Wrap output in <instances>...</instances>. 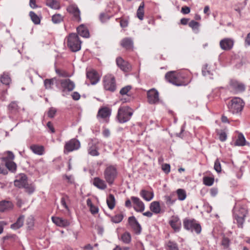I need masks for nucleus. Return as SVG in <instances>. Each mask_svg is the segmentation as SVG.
I'll return each instance as SVG.
<instances>
[{"mask_svg":"<svg viewBox=\"0 0 250 250\" xmlns=\"http://www.w3.org/2000/svg\"><path fill=\"white\" fill-rule=\"evenodd\" d=\"M67 44L72 52H76L81 49L82 42L76 33H71L67 38Z\"/></svg>","mask_w":250,"mask_h":250,"instance_id":"1","label":"nucleus"},{"mask_svg":"<svg viewBox=\"0 0 250 250\" xmlns=\"http://www.w3.org/2000/svg\"><path fill=\"white\" fill-rule=\"evenodd\" d=\"M133 114V111L128 106H123L119 108L117 119L120 123H125L129 121Z\"/></svg>","mask_w":250,"mask_h":250,"instance_id":"2","label":"nucleus"},{"mask_svg":"<svg viewBox=\"0 0 250 250\" xmlns=\"http://www.w3.org/2000/svg\"><path fill=\"white\" fill-rule=\"evenodd\" d=\"M183 225L186 230L191 232L194 231L197 234H199L201 231V225L194 219H185L183 221Z\"/></svg>","mask_w":250,"mask_h":250,"instance_id":"3","label":"nucleus"},{"mask_svg":"<svg viewBox=\"0 0 250 250\" xmlns=\"http://www.w3.org/2000/svg\"><path fill=\"white\" fill-rule=\"evenodd\" d=\"M15 156L13 152L8 151L7 152V155L1 158L2 161L5 163V167L12 172H15L17 169V165L13 161Z\"/></svg>","mask_w":250,"mask_h":250,"instance_id":"4","label":"nucleus"},{"mask_svg":"<svg viewBox=\"0 0 250 250\" xmlns=\"http://www.w3.org/2000/svg\"><path fill=\"white\" fill-rule=\"evenodd\" d=\"M103 84L105 90L113 92L116 89L115 78L111 74L106 75L104 77Z\"/></svg>","mask_w":250,"mask_h":250,"instance_id":"5","label":"nucleus"},{"mask_svg":"<svg viewBox=\"0 0 250 250\" xmlns=\"http://www.w3.org/2000/svg\"><path fill=\"white\" fill-rule=\"evenodd\" d=\"M104 178L109 185H112L117 175V169L114 166L107 167L104 171Z\"/></svg>","mask_w":250,"mask_h":250,"instance_id":"6","label":"nucleus"},{"mask_svg":"<svg viewBox=\"0 0 250 250\" xmlns=\"http://www.w3.org/2000/svg\"><path fill=\"white\" fill-rule=\"evenodd\" d=\"M80 147V142L76 139H72L66 142L64 146V153L69 152L78 149Z\"/></svg>","mask_w":250,"mask_h":250,"instance_id":"7","label":"nucleus"},{"mask_svg":"<svg viewBox=\"0 0 250 250\" xmlns=\"http://www.w3.org/2000/svg\"><path fill=\"white\" fill-rule=\"evenodd\" d=\"M165 78L167 81L177 86L182 85L175 71H169L166 74Z\"/></svg>","mask_w":250,"mask_h":250,"instance_id":"8","label":"nucleus"},{"mask_svg":"<svg viewBox=\"0 0 250 250\" xmlns=\"http://www.w3.org/2000/svg\"><path fill=\"white\" fill-rule=\"evenodd\" d=\"M67 11L70 14L73 15V19L74 21L78 22L81 21L80 11L76 5H70L67 7Z\"/></svg>","mask_w":250,"mask_h":250,"instance_id":"9","label":"nucleus"},{"mask_svg":"<svg viewBox=\"0 0 250 250\" xmlns=\"http://www.w3.org/2000/svg\"><path fill=\"white\" fill-rule=\"evenodd\" d=\"M147 100L150 104H156L159 101V93L157 90L152 88L147 92Z\"/></svg>","mask_w":250,"mask_h":250,"instance_id":"10","label":"nucleus"},{"mask_svg":"<svg viewBox=\"0 0 250 250\" xmlns=\"http://www.w3.org/2000/svg\"><path fill=\"white\" fill-rule=\"evenodd\" d=\"M128 222L135 233L140 234L141 232L142 228L135 217L133 216L129 217L128 219Z\"/></svg>","mask_w":250,"mask_h":250,"instance_id":"11","label":"nucleus"},{"mask_svg":"<svg viewBox=\"0 0 250 250\" xmlns=\"http://www.w3.org/2000/svg\"><path fill=\"white\" fill-rule=\"evenodd\" d=\"M60 83L62 88V92L72 91L75 86L74 83L69 79L62 80Z\"/></svg>","mask_w":250,"mask_h":250,"instance_id":"12","label":"nucleus"},{"mask_svg":"<svg viewBox=\"0 0 250 250\" xmlns=\"http://www.w3.org/2000/svg\"><path fill=\"white\" fill-rule=\"evenodd\" d=\"M247 214V210L244 208H241L238 210V213L237 215V226L239 228H243V224L245 221V218Z\"/></svg>","mask_w":250,"mask_h":250,"instance_id":"13","label":"nucleus"},{"mask_svg":"<svg viewBox=\"0 0 250 250\" xmlns=\"http://www.w3.org/2000/svg\"><path fill=\"white\" fill-rule=\"evenodd\" d=\"M86 77L90 81L91 84H96L100 80V76L97 72L92 69L86 72Z\"/></svg>","mask_w":250,"mask_h":250,"instance_id":"14","label":"nucleus"},{"mask_svg":"<svg viewBox=\"0 0 250 250\" xmlns=\"http://www.w3.org/2000/svg\"><path fill=\"white\" fill-rule=\"evenodd\" d=\"M131 199L133 203L135 205L134 209L137 212H143L145 209V205L144 203L137 197L132 196Z\"/></svg>","mask_w":250,"mask_h":250,"instance_id":"15","label":"nucleus"},{"mask_svg":"<svg viewBox=\"0 0 250 250\" xmlns=\"http://www.w3.org/2000/svg\"><path fill=\"white\" fill-rule=\"evenodd\" d=\"M117 65L125 72H128L131 70V65L130 64L125 61L122 58L118 57L116 59Z\"/></svg>","mask_w":250,"mask_h":250,"instance_id":"16","label":"nucleus"},{"mask_svg":"<svg viewBox=\"0 0 250 250\" xmlns=\"http://www.w3.org/2000/svg\"><path fill=\"white\" fill-rule=\"evenodd\" d=\"M120 44L127 50H132L133 48V41L131 38L126 37L123 39Z\"/></svg>","mask_w":250,"mask_h":250,"instance_id":"17","label":"nucleus"},{"mask_svg":"<svg viewBox=\"0 0 250 250\" xmlns=\"http://www.w3.org/2000/svg\"><path fill=\"white\" fill-rule=\"evenodd\" d=\"M233 45V41L232 40L226 38L223 39L220 42V46L222 49L224 50H230Z\"/></svg>","mask_w":250,"mask_h":250,"instance_id":"18","label":"nucleus"},{"mask_svg":"<svg viewBox=\"0 0 250 250\" xmlns=\"http://www.w3.org/2000/svg\"><path fill=\"white\" fill-rule=\"evenodd\" d=\"M98 150L99 147L96 143L91 142L88 144L87 149L88 154L92 156H98L100 155Z\"/></svg>","mask_w":250,"mask_h":250,"instance_id":"19","label":"nucleus"},{"mask_svg":"<svg viewBox=\"0 0 250 250\" xmlns=\"http://www.w3.org/2000/svg\"><path fill=\"white\" fill-rule=\"evenodd\" d=\"M169 223L175 232H178L180 230L181 223L178 217L172 216L171 219L169 221Z\"/></svg>","mask_w":250,"mask_h":250,"instance_id":"20","label":"nucleus"},{"mask_svg":"<svg viewBox=\"0 0 250 250\" xmlns=\"http://www.w3.org/2000/svg\"><path fill=\"white\" fill-rule=\"evenodd\" d=\"M53 222L57 226L61 227H66L69 225V222L66 219H63L58 217H52Z\"/></svg>","mask_w":250,"mask_h":250,"instance_id":"21","label":"nucleus"},{"mask_svg":"<svg viewBox=\"0 0 250 250\" xmlns=\"http://www.w3.org/2000/svg\"><path fill=\"white\" fill-rule=\"evenodd\" d=\"M245 103L244 101L238 97H235V113H239L241 114V112L243 110Z\"/></svg>","mask_w":250,"mask_h":250,"instance_id":"22","label":"nucleus"},{"mask_svg":"<svg viewBox=\"0 0 250 250\" xmlns=\"http://www.w3.org/2000/svg\"><path fill=\"white\" fill-rule=\"evenodd\" d=\"M27 183V177L26 175L22 174L19 179L15 180L14 185L16 187L19 188H22Z\"/></svg>","mask_w":250,"mask_h":250,"instance_id":"23","label":"nucleus"},{"mask_svg":"<svg viewBox=\"0 0 250 250\" xmlns=\"http://www.w3.org/2000/svg\"><path fill=\"white\" fill-rule=\"evenodd\" d=\"M78 33L81 36L84 38H88L89 37V32L85 26L83 24H81L77 28Z\"/></svg>","mask_w":250,"mask_h":250,"instance_id":"24","label":"nucleus"},{"mask_svg":"<svg viewBox=\"0 0 250 250\" xmlns=\"http://www.w3.org/2000/svg\"><path fill=\"white\" fill-rule=\"evenodd\" d=\"M111 114V111L109 108L104 107L100 108L98 112L97 117L103 119L109 117Z\"/></svg>","mask_w":250,"mask_h":250,"instance_id":"25","label":"nucleus"},{"mask_svg":"<svg viewBox=\"0 0 250 250\" xmlns=\"http://www.w3.org/2000/svg\"><path fill=\"white\" fill-rule=\"evenodd\" d=\"M13 204L10 201H3L0 202V211L4 212L13 208Z\"/></svg>","mask_w":250,"mask_h":250,"instance_id":"26","label":"nucleus"},{"mask_svg":"<svg viewBox=\"0 0 250 250\" xmlns=\"http://www.w3.org/2000/svg\"><path fill=\"white\" fill-rule=\"evenodd\" d=\"M93 185L100 189H104L107 186L104 181L99 177H95L93 179Z\"/></svg>","mask_w":250,"mask_h":250,"instance_id":"27","label":"nucleus"},{"mask_svg":"<svg viewBox=\"0 0 250 250\" xmlns=\"http://www.w3.org/2000/svg\"><path fill=\"white\" fill-rule=\"evenodd\" d=\"M247 144H249L247 142L244 135L242 133L238 132V136L235 140V146H243Z\"/></svg>","mask_w":250,"mask_h":250,"instance_id":"28","label":"nucleus"},{"mask_svg":"<svg viewBox=\"0 0 250 250\" xmlns=\"http://www.w3.org/2000/svg\"><path fill=\"white\" fill-rule=\"evenodd\" d=\"M0 82L5 85H9L11 82V79L8 72H3L0 77Z\"/></svg>","mask_w":250,"mask_h":250,"instance_id":"29","label":"nucleus"},{"mask_svg":"<svg viewBox=\"0 0 250 250\" xmlns=\"http://www.w3.org/2000/svg\"><path fill=\"white\" fill-rule=\"evenodd\" d=\"M30 148L35 153L42 155L44 152V147L42 146L33 145L30 146Z\"/></svg>","mask_w":250,"mask_h":250,"instance_id":"30","label":"nucleus"},{"mask_svg":"<svg viewBox=\"0 0 250 250\" xmlns=\"http://www.w3.org/2000/svg\"><path fill=\"white\" fill-rule=\"evenodd\" d=\"M150 210L155 213L158 214L161 212V207L158 201H153L150 205Z\"/></svg>","mask_w":250,"mask_h":250,"instance_id":"31","label":"nucleus"},{"mask_svg":"<svg viewBox=\"0 0 250 250\" xmlns=\"http://www.w3.org/2000/svg\"><path fill=\"white\" fill-rule=\"evenodd\" d=\"M140 195L145 200L149 201L153 198L154 194L152 192H150L145 189H142L140 192Z\"/></svg>","mask_w":250,"mask_h":250,"instance_id":"32","label":"nucleus"},{"mask_svg":"<svg viewBox=\"0 0 250 250\" xmlns=\"http://www.w3.org/2000/svg\"><path fill=\"white\" fill-rule=\"evenodd\" d=\"M106 203L109 209H112L115 206V199L114 196L110 194L106 199Z\"/></svg>","mask_w":250,"mask_h":250,"instance_id":"33","label":"nucleus"},{"mask_svg":"<svg viewBox=\"0 0 250 250\" xmlns=\"http://www.w3.org/2000/svg\"><path fill=\"white\" fill-rule=\"evenodd\" d=\"M144 7H145V3L144 2H142L139 6L138 9L137 11V17L140 20H143L144 16Z\"/></svg>","mask_w":250,"mask_h":250,"instance_id":"34","label":"nucleus"},{"mask_svg":"<svg viewBox=\"0 0 250 250\" xmlns=\"http://www.w3.org/2000/svg\"><path fill=\"white\" fill-rule=\"evenodd\" d=\"M24 217L21 216L19 217L16 223L11 225V228L14 229H17L21 228L23 224Z\"/></svg>","mask_w":250,"mask_h":250,"instance_id":"35","label":"nucleus"},{"mask_svg":"<svg viewBox=\"0 0 250 250\" xmlns=\"http://www.w3.org/2000/svg\"><path fill=\"white\" fill-rule=\"evenodd\" d=\"M46 4L51 8L59 9L60 8L59 2L56 0H46Z\"/></svg>","mask_w":250,"mask_h":250,"instance_id":"36","label":"nucleus"},{"mask_svg":"<svg viewBox=\"0 0 250 250\" xmlns=\"http://www.w3.org/2000/svg\"><path fill=\"white\" fill-rule=\"evenodd\" d=\"M176 193L178 196V199L180 201L184 200L187 197L186 191L182 188H179L176 190Z\"/></svg>","mask_w":250,"mask_h":250,"instance_id":"37","label":"nucleus"},{"mask_svg":"<svg viewBox=\"0 0 250 250\" xmlns=\"http://www.w3.org/2000/svg\"><path fill=\"white\" fill-rule=\"evenodd\" d=\"M8 109L11 113H15L18 111L19 107L16 102H12L9 104Z\"/></svg>","mask_w":250,"mask_h":250,"instance_id":"38","label":"nucleus"},{"mask_svg":"<svg viewBox=\"0 0 250 250\" xmlns=\"http://www.w3.org/2000/svg\"><path fill=\"white\" fill-rule=\"evenodd\" d=\"M202 73L205 76H212L213 75V70H210L208 65L206 64L202 69Z\"/></svg>","mask_w":250,"mask_h":250,"instance_id":"39","label":"nucleus"},{"mask_svg":"<svg viewBox=\"0 0 250 250\" xmlns=\"http://www.w3.org/2000/svg\"><path fill=\"white\" fill-rule=\"evenodd\" d=\"M29 16L31 18L32 21L34 23V24H40L41 22L40 18L37 16V15L35 12L33 11L30 12Z\"/></svg>","mask_w":250,"mask_h":250,"instance_id":"40","label":"nucleus"},{"mask_svg":"<svg viewBox=\"0 0 250 250\" xmlns=\"http://www.w3.org/2000/svg\"><path fill=\"white\" fill-rule=\"evenodd\" d=\"M63 20V17L60 14L54 15L52 17V21L54 23H59Z\"/></svg>","mask_w":250,"mask_h":250,"instance_id":"41","label":"nucleus"},{"mask_svg":"<svg viewBox=\"0 0 250 250\" xmlns=\"http://www.w3.org/2000/svg\"><path fill=\"white\" fill-rule=\"evenodd\" d=\"M167 250H179L177 244L170 240L167 242Z\"/></svg>","mask_w":250,"mask_h":250,"instance_id":"42","label":"nucleus"},{"mask_svg":"<svg viewBox=\"0 0 250 250\" xmlns=\"http://www.w3.org/2000/svg\"><path fill=\"white\" fill-rule=\"evenodd\" d=\"M124 218L123 213L116 214L111 217V221L114 223H119L121 222Z\"/></svg>","mask_w":250,"mask_h":250,"instance_id":"43","label":"nucleus"},{"mask_svg":"<svg viewBox=\"0 0 250 250\" xmlns=\"http://www.w3.org/2000/svg\"><path fill=\"white\" fill-rule=\"evenodd\" d=\"M121 239L124 243L128 244L131 241V235L128 232H125L122 235Z\"/></svg>","mask_w":250,"mask_h":250,"instance_id":"44","label":"nucleus"},{"mask_svg":"<svg viewBox=\"0 0 250 250\" xmlns=\"http://www.w3.org/2000/svg\"><path fill=\"white\" fill-rule=\"evenodd\" d=\"M214 181L213 177L206 176L203 178L204 184L208 186H211L213 185Z\"/></svg>","mask_w":250,"mask_h":250,"instance_id":"45","label":"nucleus"},{"mask_svg":"<svg viewBox=\"0 0 250 250\" xmlns=\"http://www.w3.org/2000/svg\"><path fill=\"white\" fill-rule=\"evenodd\" d=\"M55 79H45L44 81V84L46 89H51L54 84Z\"/></svg>","mask_w":250,"mask_h":250,"instance_id":"46","label":"nucleus"},{"mask_svg":"<svg viewBox=\"0 0 250 250\" xmlns=\"http://www.w3.org/2000/svg\"><path fill=\"white\" fill-rule=\"evenodd\" d=\"M214 169L218 173L222 171L221 163L218 159H217L214 162Z\"/></svg>","mask_w":250,"mask_h":250,"instance_id":"47","label":"nucleus"},{"mask_svg":"<svg viewBox=\"0 0 250 250\" xmlns=\"http://www.w3.org/2000/svg\"><path fill=\"white\" fill-rule=\"evenodd\" d=\"M57 109L54 107H51L49 109L47 114L49 118H53L55 117Z\"/></svg>","mask_w":250,"mask_h":250,"instance_id":"48","label":"nucleus"},{"mask_svg":"<svg viewBox=\"0 0 250 250\" xmlns=\"http://www.w3.org/2000/svg\"><path fill=\"white\" fill-rule=\"evenodd\" d=\"M235 89L240 92L244 91L245 90V85L242 83L235 81Z\"/></svg>","mask_w":250,"mask_h":250,"instance_id":"49","label":"nucleus"},{"mask_svg":"<svg viewBox=\"0 0 250 250\" xmlns=\"http://www.w3.org/2000/svg\"><path fill=\"white\" fill-rule=\"evenodd\" d=\"M188 25L193 30H195L198 29L200 24L198 22L194 20H192L190 22H189Z\"/></svg>","mask_w":250,"mask_h":250,"instance_id":"50","label":"nucleus"},{"mask_svg":"<svg viewBox=\"0 0 250 250\" xmlns=\"http://www.w3.org/2000/svg\"><path fill=\"white\" fill-rule=\"evenodd\" d=\"M132 87L130 85H127L123 87L120 91V94L122 95H125L131 89Z\"/></svg>","mask_w":250,"mask_h":250,"instance_id":"51","label":"nucleus"},{"mask_svg":"<svg viewBox=\"0 0 250 250\" xmlns=\"http://www.w3.org/2000/svg\"><path fill=\"white\" fill-rule=\"evenodd\" d=\"M22 188H24L25 191L30 194L33 193L34 191V188L31 185H29L28 183H26L25 186Z\"/></svg>","mask_w":250,"mask_h":250,"instance_id":"52","label":"nucleus"},{"mask_svg":"<svg viewBox=\"0 0 250 250\" xmlns=\"http://www.w3.org/2000/svg\"><path fill=\"white\" fill-rule=\"evenodd\" d=\"M222 245L224 246V248L227 249L229 247V240L225 237H224L221 242Z\"/></svg>","mask_w":250,"mask_h":250,"instance_id":"53","label":"nucleus"},{"mask_svg":"<svg viewBox=\"0 0 250 250\" xmlns=\"http://www.w3.org/2000/svg\"><path fill=\"white\" fill-rule=\"evenodd\" d=\"M234 104V99H232L231 101L228 104V107L229 111L232 113H234V109L233 108V104Z\"/></svg>","mask_w":250,"mask_h":250,"instance_id":"54","label":"nucleus"},{"mask_svg":"<svg viewBox=\"0 0 250 250\" xmlns=\"http://www.w3.org/2000/svg\"><path fill=\"white\" fill-rule=\"evenodd\" d=\"M120 25L122 28L126 27L128 24V20L125 19H122L120 21Z\"/></svg>","mask_w":250,"mask_h":250,"instance_id":"55","label":"nucleus"},{"mask_svg":"<svg viewBox=\"0 0 250 250\" xmlns=\"http://www.w3.org/2000/svg\"><path fill=\"white\" fill-rule=\"evenodd\" d=\"M165 199L166 201L167 204L168 205H173L175 201V200H172L171 196H165Z\"/></svg>","mask_w":250,"mask_h":250,"instance_id":"56","label":"nucleus"},{"mask_svg":"<svg viewBox=\"0 0 250 250\" xmlns=\"http://www.w3.org/2000/svg\"><path fill=\"white\" fill-rule=\"evenodd\" d=\"M170 167L169 164H165L162 166V169L166 173H168L170 172Z\"/></svg>","mask_w":250,"mask_h":250,"instance_id":"57","label":"nucleus"},{"mask_svg":"<svg viewBox=\"0 0 250 250\" xmlns=\"http://www.w3.org/2000/svg\"><path fill=\"white\" fill-rule=\"evenodd\" d=\"M90 211L92 214H95L97 213L99 211V208L95 206L94 205L92 206L89 208Z\"/></svg>","mask_w":250,"mask_h":250,"instance_id":"58","label":"nucleus"},{"mask_svg":"<svg viewBox=\"0 0 250 250\" xmlns=\"http://www.w3.org/2000/svg\"><path fill=\"white\" fill-rule=\"evenodd\" d=\"M190 11V8L188 6H183L181 9V12L184 14H188Z\"/></svg>","mask_w":250,"mask_h":250,"instance_id":"59","label":"nucleus"},{"mask_svg":"<svg viewBox=\"0 0 250 250\" xmlns=\"http://www.w3.org/2000/svg\"><path fill=\"white\" fill-rule=\"evenodd\" d=\"M100 19L103 22H105L106 20L109 19L108 16L104 13H101L100 15Z\"/></svg>","mask_w":250,"mask_h":250,"instance_id":"60","label":"nucleus"},{"mask_svg":"<svg viewBox=\"0 0 250 250\" xmlns=\"http://www.w3.org/2000/svg\"><path fill=\"white\" fill-rule=\"evenodd\" d=\"M7 169L6 167H5L0 165V174H2L4 175H6L8 173Z\"/></svg>","mask_w":250,"mask_h":250,"instance_id":"61","label":"nucleus"},{"mask_svg":"<svg viewBox=\"0 0 250 250\" xmlns=\"http://www.w3.org/2000/svg\"><path fill=\"white\" fill-rule=\"evenodd\" d=\"M80 95L77 92H74L72 94V97L74 100L77 101L80 98Z\"/></svg>","mask_w":250,"mask_h":250,"instance_id":"62","label":"nucleus"},{"mask_svg":"<svg viewBox=\"0 0 250 250\" xmlns=\"http://www.w3.org/2000/svg\"><path fill=\"white\" fill-rule=\"evenodd\" d=\"M227 139V135L226 133L224 132H221L219 134V139L221 141H224Z\"/></svg>","mask_w":250,"mask_h":250,"instance_id":"63","label":"nucleus"},{"mask_svg":"<svg viewBox=\"0 0 250 250\" xmlns=\"http://www.w3.org/2000/svg\"><path fill=\"white\" fill-rule=\"evenodd\" d=\"M218 193V189L217 188H212L210 190V193L212 197L215 196Z\"/></svg>","mask_w":250,"mask_h":250,"instance_id":"64","label":"nucleus"}]
</instances>
